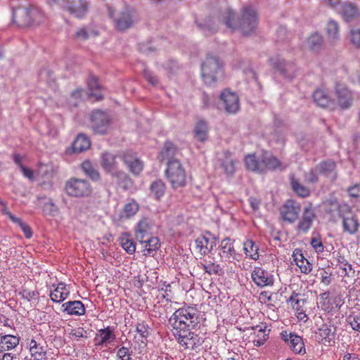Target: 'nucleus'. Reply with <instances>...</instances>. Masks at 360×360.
Here are the masks:
<instances>
[{
	"instance_id": "f257e3e1",
	"label": "nucleus",
	"mask_w": 360,
	"mask_h": 360,
	"mask_svg": "<svg viewBox=\"0 0 360 360\" xmlns=\"http://www.w3.org/2000/svg\"><path fill=\"white\" fill-rule=\"evenodd\" d=\"M221 18L227 27L232 30H238L244 36L253 34L257 28V13L249 6L242 8L239 18H236L234 12L231 9L225 10L221 14Z\"/></svg>"
},
{
	"instance_id": "f03ea898",
	"label": "nucleus",
	"mask_w": 360,
	"mask_h": 360,
	"mask_svg": "<svg viewBox=\"0 0 360 360\" xmlns=\"http://www.w3.org/2000/svg\"><path fill=\"white\" fill-rule=\"evenodd\" d=\"M201 71L204 82L212 85L223 76V63L217 56L207 55L201 65Z\"/></svg>"
},
{
	"instance_id": "7ed1b4c3",
	"label": "nucleus",
	"mask_w": 360,
	"mask_h": 360,
	"mask_svg": "<svg viewBox=\"0 0 360 360\" xmlns=\"http://www.w3.org/2000/svg\"><path fill=\"white\" fill-rule=\"evenodd\" d=\"M194 319H197L196 311L193 307H185L177 309L169 319L173 329L189 328L193 326Z\"/></svg>"
},
{
	"instance_id": "20e7f679",
	"label": "nucleus",
	"mask_w": 360,
	"mask_h": 360,
	"mask_svg": "<svg viewBox=\"0 0 360 360\" xmlns=\"http://www.w3.org/2000/svg\"><path fill=\"white\" fill-rule=\"evenodd\" d=\"M166 176L173 188L183 187L186 182V173L178 160H169L165 171Z\"/></svg>"
},
{
	"instance_id": "39448f33",
	"label": "nucleus",
	"mask_w": 360,
	"mask_h": 360,
	"mask_svg": "<svg viewBox=\"0 0 360 360\" xmlns=\"http://www.w3.org/2000/svg\"><path fill=\"white\" fill-rule=\"evenodd\" d=\"M68 195L73 197H87L92 193L89 182L84 179L72 178L65 184Z\"/></svg>"
},
{
	"instance_id": "423d86ee",
	"label": "nucleus",
	"mask_w": 360,
	"mask_h": 360,
	"mask_svg": "<svg viewBox=\"0 0 360 360\" xmlns=\"http://www.w3.org/2000/svg\"><path fill=\"white\" fill-rule=\"evenodd\" d=\"M91 126L95 134H105L107 133L110 124V117L105 112L96 110L91 115Z\"/></svg>"
},
{
	"instance_id": "0eeeda50",
	"label": "nucleus",
	"mask_w": 360,
	"mask_h": 360,
	"mask_svg": "<svg viewBox=\"0 0 360 360\" xmlns=\"http://www.w3.org/2000/svg\"><path fill=\"white\" fill-rule=\"evenodd\" d=\"M339 216L342 218L344 231L350 234L355 233L358 230L359 224L357 219L351 213L350 207L347 205L338 207Z\"/></svg>"
},
{
	"instance_id": "6e6552de",
	"label": "nucleus",
	"mask_w": 360,
	"mask_h": 360,
	"mask_svg": "<svg viewBox=\"0 0 360 360\" xmlns=\"http://www.w3.org/2000/svg\"><path fill=\"white\" fill-rule=\"evenodd\" d=\"M36 11L27 7H18L13 11V22L19 27H26L32 24L33 15Z\"/></svg>"
},
{
	"instance_id": "1a4fd4ad",
	"label": "nucleus",
	"mask_w": 360,
	"mask_h": 360,
	"mask_svg": "<svg viewBox=\"0 0 360 360\" xmlns=\"http://www.w3.org/2000/svg\"><path fill=\"white\" fill-rule=\"evenodd\" d=\"M64 9L73 16L82 18L89 10V4L86 0H65Z\"/></svg>"
},
{
	"instance_id": "9d476101",
	"label": "nucleus",
	"mask_w": 360,
	"mask_h": 360,
	"mask_svg": "<svg viewBox=\"0 0 360 360\" xmlns=\"http://www.w3.org/2000/svg\"><path fill=\"white\" fill-rule=\"evenodd\" d=\"M220 99L227 113L233 114L238 111L239 98L235 93L225 90L221 94Z\"/></svg>"
},
{
	"instance_id": "9b49d317",
	"label": "nucleus",
	"mask_w": 360,
	"mask_h": 360,
	"mask_svg": "<svg viewBox=\"0 0 360 360\" xmlns=\"http://www.w3.org/2000/svg\"><path fill=\"white\" fill-rule=\"evenodd\" d=\"M172 333L177 338L179 343L186 349L189 347L193 349L196 345L195 338L197 335L191 332L190 328H179L178 330L172 329Z\"/></svg>"
},
{
	"instance_id": "f8f14e48",
	"label": "nucleus",
	"mask_w": 360,
	"mask_h": 360,
	"mask_svg": "<svg viewBox=\"0 0 360 360\" xmlns=\"http://www.w3.org/2000/svg\"><path fill=\"white\" fill-rule=\"evenodd\" d=\"M300 212V205L294 200H289L283 206L281 210V214L284 221L291 224L297 219Z\"/></svg>"
},
{
	"instance_id": "ddd939ff",
	"label": "nucleus",
	"mask_w": 360,
	"mask_h": 360,
	"mask_svg": "<svg viewBox=\"0 0 360 360\" xmlns=\"http://www.w3.org/2000/svg\"><path fill=\"white\" fill-rule=\"evenodd\" d=\"M335 94L338 105L342 109H347L352 105L353 96L352 92L346 86L340 84H337L335 87Z\"/></svg>"
},
{
	"instance_id": "4468645a",
	"label": "nucleus",
	"mask_w": 360,
	"mask_h": 360,
	"mask_svg": "<svg viewBox=\"0 0 360 360\" xmlns=\"http://www.w3.org/2000/svg\"><path fill=\"white\" fill-rule=\"evenodd\" d=\"M271 65L281 75L286 78H292L295 76V68L292 63L286 62L279 57L271 58Z\"/></svg>"
},
{
	"instance_id": "2eb2a0df",
	"label": "nucleus",
	"mask_w": 360,
	"mask_h": 360,
	"mask_svg": "<svg viewBox=\"0 0 360 360\" xmlns=\"http://www.w3.org/2000/svg\"><path fill=\"white\" fill-rule=\"evenodd\" d=\"M153 226V221L149 218H143L137 224L135 236L139 242H143L145 238L151 236V231Z\"/></svg>"
},
{
	"instance_id": "dca6fc26",
	"label": "nucleus",
	"mask_w": 360,
	"mask_h": 360,
	"mask_svg": "<svg viewBox=\"0 0 360 360\" xmlns=\"http://www.w3.org/2000/svg\"><path fill=\"white\" fill-rule=\"evenodd\" d=\"M219 255L221 259L230 262L239 260L238 255L236 254L233 245L229 238H226L221 240Z\"/></svg>"
},
{
	"instance_id": "f3484780",
	"label": "nucleus",
	"mask_w": 360,
	"mask_h": 360,
	"mask_svg": "<svg viewBox=\"0 0 360 360\" xmlns=\"http://www.w3.org/2000/svg\"><path fill=\"white\" fill-rule=\"evenodd\" d=\"M252 278L255 283L259 287L271 285L274 283L273 276L260 267H255L252 273Z\"/></svg>"
},
{
	"instance_id": "a211bd4d",
	"label": "nucleus",
	"mask_w": 360,
	"mask_h": 360,
	"mask_svg": "<svg viewBox=\"0 0 360 360\" xmlns=\"http://www.w3.org/2000/svg\"><path fill=\"white\" fill-rule=\"evenodd\" d=\"M316 217L314 211L311 205L304 207L301 220L297 224V229L302 233H307L310 229Z\"/></svg>"
},
{
	"instance_id": "6ab92c4d",
	"label": "nucleus",
	"mask_w": 360,
	"mask_h": 360,
	"mask_svg": "<svg viewBox=\"0 0 360 360\" xmlns=\"http://www.w3.org/2000/svg\"><path fill=\"white\" fill-rule=\"evenodd\" d=\"M336 165L333 160H326L321 162L316 167V170L321 175L328 178L330 181H333L337 178L335 172Z\"/></svg>"
},
{
	"instance_id": "aec40b11",
	"label": "nucleus",
	"mask_w": 360,
	"mask_h": 360,
	"mask_svg": "<svg viewBox=\"0 0 360 360\" xmlns=\"http://www.w3.org/2000/svg\"><path fill=\"white\" fill-rule=\"evenodd\" d=\"M122 160L129 171L135 175L139 174L143 168V163L137 157L130 153L123 155Z\"/></svg>"
},
{
	"instance_id": "412c9836",
	"label": "nucleus",
	"mask_w": 360,
	"mask_h": 360,
	"mask_svg": "<svg viewBox=\"0 0 360 360\" xmlns=\"http://www.w3.org/2000/svg\"><path fill=\"white\" fill-rule=\"evenodd\" d=\"M326 37L328 41L332 44H336L340 39V28L339 23L335 20L328 21L326 27Z\"/></svg>"
},
{
	"instance_id": "4be33fe9",
	"label": "nucleus",
	"mask_w": 360,
	"mask_h": 360,
	"mask_svg": "<svg viewBox=\"0 0 360 360\" xmlns=\"http://www.w3.org/2000/svg\"><path fill=\"white\" fill-rule=\"evenodd\" d=\"M209 127L207 122L203 120H198L194 127L195 139L200 142H205L208 138Z\"/></svg>"
},
{
	"instance_id": "5701e85b",
	"label": "nucleus",
	"mask_w": 360,
	"mask_h": 360,
	"mask_svg": "<svg viewBox=\"0 0 360 360\" xmlns=\"http://www.w3.org/2000/svg\"><path fill=\"white\" fill-rule=\"evenodd\" d=\"M314 102L322 108L333 107L334 103L328 94L323 89H316L313 94Z\"/></svg>"
},
{
	"instance_id": "b1692460",
	"label": "nucleus",
	"mask_w": 360,
	"mask_h": 360,
	"mask_svg": "<svg viewBox=\"0 0 360 360\" xmlns=\"http://www.w3.org/2000/svg\"><path fill=\"white\" fill-rule=\"evenodd\" d=\"M64 311L70 315L81 316L85 313V307L81 301H70L62 306Z\"/></svg>"
},
{
	"instance_id": "393cba45",
	"label": "nucleus",
	"mask_w": 360,
	"mask_h": 360,
	"mask_svg": "<svg viewBox=\"0 0 360 360\" xmlns=\"http://www.w3.org/2000/svg\"><path fill=\"white\" fill-rule=\"evenodd\" d=\"M116 26L120 30H125L132 25L133 20L130 11L125 9L115 20Z\"/></svg>"
},
{
	"instance_id": "a878e982",
	"label": "nucleus",
	"mask_w": 360,
	"mask_h": 360,
	"mask_svg": "<svg viewBox=\"0 0 360 360\" xmlns=\"http://www.w3.org/2000/svg\"><path fill=\"white\" fill-rule=\"evenodd\" d=\"M117 156L110 153H103L101 156V165L103 168L108 172L113 173L117 168Z\"/></svg>"
},
{
	"instance_id": "bb28decb",
	"label": "nucleus",
	"mask_w": 360,
	"mask_h": 360,
	"mask_svg": "<svg viewBox=\"0 0 360 360\" xmlns=\"http://www.w3.org/2000/svg\"><path fill=\"white\" fill-rule=\"evenodd\" d=\"M70 291L67 288L66 285L63 283L58 284L54 290L51 291L50 297L52 301L60 302L65 300L69 295Z\"/></svg>"
},
{
	"instance_id": "cd10ccee",
	"label": "nucleus",
	"mask_w": 360,
	"mask_h": 360,
	"mask_svg": "<svg viewBox=\"0 0 360 360\" xmlns=\"http://www.w3.org/2000/svg\"><path fill=\"white\" fill-rule=\"evenodd\" d=\"M91 146L89 139L84 134H80L72 143V150L75 153H82L88 150Z\"/></svg>"
},
{
	"instance_id": "c85d7f7f",
	"label": "nucleus",
	"mask_w": 360,
	"mask_h": 360,
	"mask_svg": "<svg viewBox=\"0 0 360 360\" xmlns=\"http://www.w3.org/2000/svg\"><path fill=\"white\" fill-rule=\"evenodd\" d=\"M340 13L346 22H350L357 16L358 8L353 4L346 3L342 6Z\"/></svg>"
},
{
	"instance_id": "c756f323",
	"label": "nucleus",
	"mask_w": 360,
	"mask_h": 360,
	"mask_svg": "<svg viewBox=\"0 0 360 360\" xmlns=\"http://www.w3.org/2000/svg\"><path fill=\"white\" fill-rule=\"evenodd\" d=\"M334 333L335 330H333L330 326L323 324L316 333V338L319 342H330L334 337Z\"/></svg>"
},
{
	"instance_id": "7c9ffc66",
	"label": "nucleus",
	"mask_w": 360,
	"mask_h": 360,
	"mask_svg": "<svg viewBox=\"0 0 360 360\" xmlns=\"http://www.w3.org/2000/svg\"><path fill=\"white\" fill-rule=\"evenodd\" d=\"M196 248L202 255H205L210 252L214 246V242L210 240L205 236H200L195 239Z\"/></svg>"
},
{
	"instance_id": "2f4dec72",
	"label": "nucleus",
	"mask_w": 360,
	"mask_h": 360,
	"mask_svg": "<svg viewBox=\"0 0 360 360\" xmlns=\"http://www.w3.org/2000/svg\"><path fill=\"white\" fill-rule=\"evenodd\" d=\"M221 166L228 175L233 174L236 171V160L232 158L231 153L226 151L224 153Z\"/></svg>"
},
{
	"instance_id": "473e14b6",
	"label": "nucleus",
	"mask_w": 360,
	"mask_h": 360,
	"mask_svg": "<svg viewBox=\"0 0 360 360\" xmlns=\"http://www.w3.org/2000/svg\"><path fill=\"white\" fill-rule=\"evenodd\" d=\"M19 338L11 335L0 336V348L1 350H10L19 344Z\"/></svg>"
},
{
	"instance_id": "72a5a7b5",
	"label": "nucleus",
	"mask_w": 360,
	"mask_h": 360,
	"mask_svg": "<svg viewBox=\"0 0 360 360\" xmlns=\"http://www.w3.org/2000/svg\"><path fill=\"white\" fill-rule=\"evenodd\" d=\"M143 245V252L145 255H150L155 252L160 246V240L157 237L150 236L145 238V240L140 242Z\"/></svg>"
},
{
	"instance_id": "f704fd0d",
	"label": "nucleus",
	"mask_w": 360,
	"mask_h": 360,
	"mask_svg": "<svg viewBox=\"0 0 360 360\" xmlns=\"http://www.w3.org/2000/svg\"><path fill=\"white\" fill-rule=\"evenodd\" d=\"M98 35V32L91 27H83L79 28L74 34V38L78 41H85L91 37Z\"/></svg>"
},
{
	"instance_id": "c9c22d12",
	"label": "nucleus",
	"mask_w": 360,
	"mask_h": 360,
	"mask_svg": "<svg viewBox=\"0 0 360 360\" xmlns=\"http://www.w3.org/2000/svg\"><path fill=\"white\" fill-rule=\"evenodd\" d=\"M262 172L266 170H275L281 166V162L273 155H264L262 158Z\"/></svg>"
},
{
	"instance_id": "e433bc0d",
	"label": "nucleus",
	"mask_w": 360,
	"mask_h": 360,
	"mask_svg": "<svg viewBox=\"0 0 360 360\" xmlns=\"http://www.w3.org/2000/svg\"><path fill=\"white\" fill-rule=\"evenodd\" d=\"M323 42V37L320 34L315 32L308 37L306 44L309 50L318 51L321 49Z\"/></svg>"
},
{
	"instance_id": "4c0bfd02",
	"label": "nucleus",
	"mask_w": 360,
	"mask_h": 360,
	"mask_svg": "<svg viewBox=\"0 0 360 360\" xmlns=\"http://www.w3.org/2000/svg\"><path fill=\"white\" fill-rule=\"evenodd\" d=\"M115 339V335L112 330L109 328L101 329L99 330V334L96 338L97 341L96 345H102L108 342H111Z\"/></svg>"
},
{
	"instance_id": "58836bf2",
	"label": "nucleus",
	"mask_w": 360,
	"mask_h": 360,
	"mask_svg": "<svg viewBox=\"0 0 360 360\" xmlns=\"http://www.w3.org/2000/svg\"><path fill=\"white\" fill-rule=\"evenodd\" d=\"M245 164L249 170L262 172V160L259 161L254 154H250L245 157Z\"/></svg>"
},
{
	"instance_id": "ea45409f",
	"label": "nucleus",
	"mask_w": 360,
	"mask_h": 360,
	"mask_svg": "<svg viewBox=\"0 0 360 360\" xmlns=\"http://www.w3.org/2000/svg\"><path fill=\"white\" fill-rule=\"evenodd\" d=\"M243 250L246 257L253 260H257L259 259V248L253 240H247L243 244Z\"/></svg>"
},
{
	"instance_id": "a19ab883",
	"label": "nucleus",
	"mask_w": 360,
	"mask_h": 360,
	"mask_svg": "<svg viewBox=\"0 0 360 360\" xmlns=\"http://www.w3.org/2000/svg\"><path fill=\"white\" fill-rule=\"evenodd\" d=\"M89 89L90 91L89 96H94L97 101L103 99V96L101 93V86L98 82V79L95 77H92L89 79L88 82Z\"/></svg>"
},
{
	"instance_id": "79ce46f5",
	"label": "nucleus",
	"mask_w": 360,
	"mask_h": 360,
	"mask_svg": "<svg viewBox=\"0 0 360 360\" xmlns=\"http://www.w3.org/2000/svg\"><path fill=\"white\" fill-rule=\"evenodd\" d=\"M150 189L151 193L154 195V197L157 200H159L164 195L165 193L166 186L165 183L162 180L159 179L153 181L150 184Z\"/></svg>"
},
{
	"instance_id": "37998d69",
	"label": "nucleus",
	"mask_w": 360,
	"mask_h": 360,
	"mask_svg": "<svg viewBox=\"0 0 360 360\" xmlns=\"http://www.w3.org/2000/svg\"><path fill=\"white\" fill-rule=\"evenodd\" d=\"M82 169L86 175H87L92 180L98 181L100 179V174L98 170L90 161H84L82 164Z\"/></svg>"
},
{
	"instance_id": "c03bdc74",
	"label": "nucleus",
	"mask_w": 360,
	"mask_h": 360,
	"mask_svg": "<svg viewBox=\"0 0 360 360\" xmlns=\"http://www.w3.org/2000/svg\"><path fill=\"white\" fill-rule=\"evenodd\" d=\"M120 243L122 248L129 254H133L136 250L135 243L129 236L127 234H123L120 238Z\"/></svg>"
},
{
	"instance_id": "a18cd8bd",
	"label": "nucleus",
	"mask_w": 360,
	"mask_h": 360,
	"mask_svg": "<svg viewBox=\"0 0 360 360\" xmlns=\"http://www.w3.org/2000/svg\"><path fill=\"white\" fill-rule=\"evenodd\" d=\"M288 345L290 349L296 354H301L302 351H304L302 338L297 335L290 337Z\"/></svg>"
},
{
	"instance_id": "49530a36",
	"label": "nucleus",
	"mask_w": 360,
	"mask_h": 360,
	"mask_svg": "<svg viewBox=\"0 0 360 360\" xmlns=\"http://www.w3.org/2000/svg\"><path fill=\"white\" fill-rule=\"evenodd\" d=\"M291 186L293 191L302 198L307 197L310 194L309 189L301 184L294 176H291Z\"/></svg>"
},
{
	"instance_id": "de8ad7c7",
	"label": "nucleus",
	"mask_w": 360,
	"mask_h": 360,
	"mask_svg": "<svg viewBox=\"0 0 360 360\" xmlns=\"http://www.w3.org/2000/svg\"><path fill=\"white\" fill-rule=\"evenodd\" d=\"M112 176L117 179L119 186L124 188V190H127L130 187L131 181L125 172L118 171L113 173Z\"/></svg>"
},
{
	"instance_id": "09e8293b",
	"label": "nucleus",
	"mask_w": 360,
	"mask_h": 360,
	"mask_svg": "<svg viewBox=\"0 0 360 360\" xmlns=\"http://www.w3.org/2000/svg\"><path fill=\"white\" fill-rule=\"evenodd\" d=\"M175 153L176 148L174 145L169 141L165 142L164 147L160 153L162 160H167L168 162L169 160H174L173 157Z\"/></svg>"
},
{
	"instance_id": "8fccbe9b",
	"label": "nucleus",
	"mask_w": 360,
	"mask_h": 360,
	"mask_svg": "<svg viewBox=\"0 0 360 360\" xmlns=\"http://www.w3.org/2000/svg\"><path fill=\"white\" fill-rule=\"evenodd\" d=\"M139 210V204L134 200L127 203L123 208V214L126 218H130L136 214Z\"/></svg>"
},
{
	"instance_id": "3c124183",
	"label": "nucleus",
	"mask_w": 360,
	"mask_h": 360,
	"mask_svg": "<svg viewBox=\"0 0 360 360\" xmlns=\"http://www.w3.org/2000/svg\"><path fill=\"white\" fill-rule=\"evenodd\" d=\"M305 299L302 297L300 294L292 292L289 298V302L291 304L292 308L297 311L302 309V307L305 303Z\"/></svg>"
},
{
	"instance_id": "603ef678",
	"label": "nucleus",
	"mask_w": 360,
	"mask_h": 360,
	"mask_svg": "<svg viewBox=\"0 0 360 360\" xmlns=\"http://www.w3.org/2000/svg\"><path fill=\"white\" fill-rule=\"evenodd\" d=\"M201 266L206 273L210 275L213 274H217L221 271L219 265L212 262L211 260H205L204 263H201Z\"/></svg>"
},
{
	"instance_id": "864d4df0",
	"label": "nucleus",
	"mask_w": 360,
	"mask_h": 360,
	"mask_svg": "<svg viewBox=\"0 0 360 360\" xmlns=\"http://www.w3.org/2000/svg\"><path fill=\"white\" fill-rule=\"evenodd\" d=\"M338 264L340 269L345 271V275L347 276H353L354 271L352 269V264H349L348 262L343 257H340L338 258Z\"/></svg>"
},
{
	"instance_id": "5fc2aeb1",
	"label": "nucleus",
	"mask_w": 360,
	"mask_h": 360,
	"mask_svg": "<svg viewBox=\"0 0 360 360\" xmlns=\"http://www.w3.org/2000/svg\"><path fill=\"white\" fill-rule=\"evenodd\" d=\"M300 257V262H297V265L300 269V271L304 274H309L312 270V264L305 259L302 254H299Z\"/></svg>"
},
{
	"instance_id": "6e6d98bb",
	"label": "nucleus",
	"mask_w": 360,
	"mask_h": 360,
	"mask_svg": "<svg viewBox=\"0 0 360 360\" xmlns=\"http://www.w3.org/2000/svg\"><path fill=\"white\" fill-rule=\"evenodd\" d=\"M11 221L13 223L18 224L21 228L22 231H23L27 238H30L32 236V231L30 227L27 224L22 222V221L20 218L12 217Z\"/></svg>"
},
{
	"instance_id": "4d7b16f0",
	"label": "nucleus",
	"mask_w": 360,
	"mask_h": 360,
	"mask_svg": "<svg viewBox=\"0 0 360 360\" xmlns=\"http://www.w3.org/2000/svg\"><path fill=\"white\" fill-rule=\"evenodd\" d=\"M86 96V92L83 89H77L74 91L70 96V102L77 105L79 101L82 100Z\"/></svg>"
},
{
	"instance_id": "13d9d810",
	"label": "nucleus",
	"mask_w": 360,
	"mask_h": 360,
	"mask_svg": "<svg viewBox=\"0 0 360 360\" xmlns=\"http://www.w3.org/2000/svg\"><path fill=\"white\" fill-rule=\"evenodd\" d=\"M117 360H131V353L129 349L125 347H122L117 352Z\"/></svg>"
},
{
	"instance_id": "bf43d9fd",
	"label": "nucleus",
	"mask_w": 360,
	"mask_h": 360,
	"mask_svg": "<svg viewBox=\"0 0 360 360\" xmlns=\"http://www.w3.org/2000/svg\"><path fill=\"white\" fill-rule=\"evenodd\" d=\"M350 41L356 48H360V29L352 30L349 32Z\"/></svg>"
},
{
	"instance_id": "052dcab7",
	"label": "nucleus",
	"mask_w": 360,
	"mask_h": 360,
	"mask_svg": "<svg viewBox=\"0 0 360 360\" xmlns=\"http://www.w3.org/2000/svg\"><path fill=\"white\" fill-rule=\"evenodd\" d=\"M347 319L352 328L354 330L360 332V314L351 315Z\"/></svg>"
},
{
	"instance_id": "680f3d73",
	"label": "nucleus",
	"mask_w": 360,
	"mask_h": 360,
	"mask_svg": "<svg viewBox=\"0 0 360 360\" xmlns=\"http://www.w3.org/2000/svg\"><path fill=\"white\" fill-rule=\"evenodd\" d=\"M316 172V169H311L308 172H306L304 174L305 181L311 184L316 183L319 180Z\"/></svg>"
},
{
	"instance_id": "e2e57ef3",
	"label": "nucleus",
	"mask_w": 360,
	"mask_h": 360,
	"mask_svg": "<svg viewBox=\"0 0 360 360\" xmlns=\"http://www.w3.org/2000/svg\"><path fill=\"white\" fill-rule=\"evenodd\" d=\"M311 245L317 253L323 251V245L320 238H312L311 240Z\"/></svg>"
},
{
	"instance_id": "0e129e2a",
	"label": "nucleus",
	"mask_w": 360,
	"mask_h": 360,
	"mask_svg": "<svg viewBox=\"0 0 360 360\" xmlns=\"http://www.w3.org/2000/svg\"><path fill=\"white\" fill-rule=\"evenodd\" d=\"M143 75L145 79L152 85L155 86L158 84V78L150 70L145 69L143 70Z\"/></svg>"
},
{
	"instance_id": "69168bd1",
	"label": "nucleus",
	"mask_w": 360,
	"mask_h": 360,
	"mask_svg": "<svg viewBox=\"0 0 360 360\" xmlns=\"http://www.w3.org/2000/svg\"><path fill=\"white\" fill-rule=\"evenodd\" d=\"M259 333H262V338H258V339L253 340V344L256 347H260L262 345H264V342L267 340L269 335L268 333H266L265 329L263 330L260 328L259 330Z\"/></svg>"
},
{
	"instance_id": "338daca9",
	"label": "nucleus",
	"mask_w": 360,
	"mask_h": 360,
	"mask_svg": "<svg viewBox=\"0 0 360 360\" xmlns=\"http://www.w3.org/2000/svg\"><path fill=\"white\" fill-rule=\"evenodd\" d=\"M148 327L145 326L143 323H139L136 326V331L139 333L141 337H147L148 335Z\"/></svg>"
},
{
	"instance_id": "774afa93",
	"label": "nucleus",
	"mask_w": 360,
	"mask_h": 360,
	"mask_svg": "<svg viewBox=\"0 0 360 360\" xmlns=\"http://www.w3.org/2000/svg\"><path fill=\"white\" fill-rule=\"evenodd\" d=\"M351 196L354 198L360 197V184H356L348 189Z\"/></svg>"
}]
</instances>
